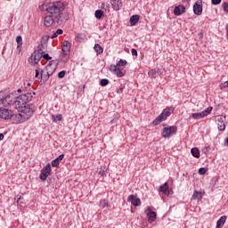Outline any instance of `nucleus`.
Returning a JSON list of instances; mask_svg holds the SVG:
<instances>
[{
    "instance_id": "nucleus-32",
    "label": "nucleus",
    "mask_w": 228,
    "mask_h": 228,
    "mask_svg": "<svg viewBox=\"0 0 228 228\" xmlns=\"http://www.w3.org/2000/svg\"><path fill=\"white\" fill-rule=\"evenodd\" d=\"M101 86H108L110 80L108 78H102L100 82Z\"/></svg>"
},
{
    "instance_id": "nucleus-52",
    "label": "nucleus",
    "mask_w": 228,
    "mask_h": 228,
    "mask_svg": "<svg viewBox=\"0 0 228 228\" xmlns=\"http://www.w3.org/2000/svg\"><path fill=\"white\" fill-rule=\"evenodd\" d=\"M223 88H228V81H225V82L223 84Z\"/></svg>"
},
{
    "instance_id": "nucleus-50",
    "label": "nucleus",
    "mask_w": 228,
    "mask_h": 228,
    "mask_svg": "<svg viewBox=\"0 0 228 228\" xmlns=\"http://www.w3.org/2000/svg\"><path fill=\"white\" fill-rule=\"evenodd\" d=\"M17 50L19 51V53H20L22 51V45H18Z\"/></svg>"
},
{
    "instance_id": "nucleus-6",
    "label": "nucleus",
    "mask_w": 228,
    "mask_h": 228,
    "mask_svg": "<svg viewBox=\"0 0 228 228\" xmlns=\"http://www.w3.org/2000/svg\"><path fill=\"white\" fill-rule=\"evenodd\" d=\"M54 19L55 23L58 24V26H63V24L69 20V13L63 12H59Z\"/></svg>"
},
{
    "instance_id": "nucleus-18",
    "label": "nucleus",
    "mask_w": 228,
    "mask_h": 228,
    "mask_svg": "<svg viewBox=\"0 0 228 228\" xmlns=\"http://www.w3.org/2000/svg\"><path fill=\"white\" fill-rule=\"evenodd\" d=\"M111 6L113 10L118 12L120 8H122V1L121 0H110Z\"/></svg>"
},
{
    "instance_id": "nucleus-43",
    "label": "nucleus",
    "mask_w": 228,
    "mask_h": 228,
    "mask_svg": "<svg viewBox=\"0 0 228 228\" xmlns=\"http://www.w3.org/2000/svg\"><path fill=\"white\" fill-rule=\"evenodd\" d=\"M63 158H65V154H61L58 158H56L55 159L59 162L61 163V161H63Z\"/></svg>"
},
{
    "instance_id": "nucleus-22",
    "label": "nucleus",
    "mask_w": 228,
    "mask_h": 228,
    "mask_svg": "<svg viewBox=\"0 0 228 228\" xmlns=\"http://www.w3.org/2000/svg\"><path fill=\"white\" fill-rule=\"evenodd\" d=\"M69 45H70V43L67 40H65L62 43V46H61L62 53H69V51H70V47Z\"/></svg>"
},
{
    "instance_id": "nucleus-33",
    "label": "nucleus",
    "mask_w": 228,
    "mask_h": 228,
    "mask_svg": "<svg viewBox=\"0 0 228 228\" xmlns=\"http://www.w3.org/2000/svg\"><path fill=\"white\" fill-rule=\"evenodd\" d=\"M101 8H102V10H105V12H110V4H109L102 3Z\"/></svg>"
},
{
    "instance_id": "nucleus-17",
    "label": "nucleus",
    "mask_w": 228,
    "mask_h": 228,
    "mask_svg": "<svg viewBox=\"0 0 228 228\" xmlns=\"http://www.w3.org/2000/svg\"><path fill=\"white\" fill-rule=\"evenodd\" d=\"M53 22H56V18H54L53 14L51 16L45 17V26L46 28H51Z\"/></svg>"
},
{
    "instance_id": "nucleus-59",
    "label": "nucleus",
    "mask_w": 228,
    "mask_h": 228,
    "mask_svg": "<svg viewBox=\"0 0 228 228\" xmlns=\"http://www.w3.org/2000/svg\"><path fill=\"white\" fill-rule=\"evenodd\" d=\"M102 175H103V176H104V175H106V174H105L104 172H102Z\"/></svg>"
},
{
    "instance_id": "nucleus-42",
    "label": "nucleus",
    "mask_w": 228,
    "mask_h": 228,
    "mask_svg": "<svg viewBox=\"0 0 228 228\" xmlns=\"http://www.w3.org/2000/svg\"><path fill=\"white\" fill-rule=\"evenodd\" d=\"M16 42L18 45H22V37L20 36L16 37Z\"/></svg>"
},
{
    "instance_id": "nucleus-19",
    "label": "nucleus",
    "mask_w": 228,
    "mask_h": 228,
    "mask_svg": "<svg viewBox=\"0 0 228 228\" xmlns=\"http://www.w3.org/2000/svg\"><path fill=\"white\" fill-rule=\"evenodd\" d=\"M217 128L218 131H224L225 129V122L222 117L217 118Z\"/></svg>"
},
{
    "instance_id": "nucleus-41",
    "label": "nucleus",
    "mask_w": 228,
    "mask_h": 228,
    "mask_svg": "<svg viewBox=\"0 0 228 228\" xmlns=\"http://www.w3.org/2000/svg\"><path fill=\"white\" fill-rule=\"evenodd\" d=\"M52 167L54 168H57V167H60V162L55 159L52 161Z\"/></svg>"
},
{
    "instance_id": "nucleus-3",
    "label": "nucleus",
    "mask_w": 228,
    "mask_h": 228,
    "mask_svg": "<svg viewBox=\"0 0 228 228\" xmlns=\"http://www.w3.org/2000/svg\"><path fill=\"white\" fill-rule=\"evenodd\" d=\"M53 63L54 61H50L49 64L41 71V83H47V81H49V77L54 74V70H56V64L53 67ZM51 69H53V71Z\"/></svg>"
},
{
    "instance_id": "nucleus-23",
    "label": "nucleus",
    "mask_w": 228,
    "mask_h": 228,
    "mask_svg": "<svg viewBox=\"0 0 228 228\" xmlns=\"http://www.w3.org/2000/svg\"><path fill=\"white\" fill-rule=\"evenodd\" d=\"M165 120H166L165 118H163V116H161V114H160V115H159V116L153 120L152 124H153V126H159V123H160V122H163V121H165Z\"/></svg>"
},
{
    "instance_id": "nucleus-56",
    "label": "nucleus",
    "mask_w": 228,
    "mask_h": 228,
    "mask_svg": "<svg viewBox=\"0 0 228 228\" xmlns=\"http://www.w3.org/2000/svg\"><path fill=\"white\" fill-rule=\"evenodd\" d=\"M1 140H4V134H0V142Z\"/></svg>"
},
{
    "instance_id": "nucleus-31",
    "label": "nucleus",
    "mask_w": 228,
    "mask_h": 228,
    "mask_svg": "<svg viewBox=\"0 0 228 228\" xmlns=\"http://www.w3.org/2000/svg\"><path fill=\"white\" fill-rule=\"evenodd\" d=\"M126 65H127V61L120 59L116 67H126Z\"/></svg>"
},
{
    "instance_id": "nucleus-44",
    "label": "nucleus",
    "mask_w": 228,
    "mask_h": 228,
    "mask_svg": "<svg viewBox=\"0 0 228 228\" xmlns=\"http://www.w3.org/2000/svg\"><path fill=\"white\" fill-rule=\"evenodd\" d=\"M220 3H222V0H211V4L215 6L220 4Z\"/></svg>"
},
{
    "instance_id": "nucleus-53",
    "label": "nucleus",
    "mask_w": 228,
    "mask_h": 228,
    "mask_svg": "<svg viewBox=\"0 0 228 228\" xmlns=\"http://www.w3.org/2000/svg\"><path fill=\"white\" fill-rule=\"evenodd\" d=\"M57 37H58V34H56V32H54V33L52 35L51 38H57Z\"/></svg>"
},
{
    "instance_id": "nucleus-27",
    "label": "nucleus",
    "mask_w": 228,
    "mask_h": 228,
    "mask_svg": "<svg viewBox=\"0 0 228 228\" xmlns=\"http://www.w3.org/2000/svg\"><path fill=\"white\" fill-rule=\"evenodd\" d=\"M63 116L61 114L52 115L53 122H61Z\"/></svg>"
},
{
    "instance_id": "nucleus-54",
    "label": "nucleus",
    "mask_w": 228,
    "mask_h": 228,
    "mask_svg": "<svg viewBox=\"0 0 228 228\" xmlns=\"http://www.w3.org/2000/svg\"><path fill=\"white\" fill-rule=\"evenodd\" d=\"M38 76H40V72L38 71V69H36L35 77H38Z\"/></svg>"
},
{
    "instance_id": "nucleus-51",
    "label": "nucleus",
    "mask_w": 228,
    "mask_h": 228,
    "mask_svg": "<svg viewBox=\"0 0 228 228\" xmlns=\"http://www.w3.org/2000/svg\"><path fill=\"white\" fill-rule=\"evenodd\" d=\"M21 199H22V196H20V195H17L15 197V200H17V202H19Z\"/></svg>"
},
{
    "instance_id": "nucleus-60",
    "label": "nucleus",
    "mask_w": 228,
    "mask_h": 228,
    "mask_svg": "<svg viewBox=\"0 0 228 228\" xmlns=\"http://www.w3.org/2000/svg\"><path fill=\"white\" fill-rule=\"evenodd\" d=\"M27 85H28V86H31V84H30V83H28Z\"/></svg>"
},
{
    "instance_id": "nucleus-5",
    "label": "nucleus",
    "mask_w": 228,
    "mask_h": 228,
    "mask_svg": "<svg viewBox=\"0 0 228 228\" xmlns=\"http://www.w3.org/2000/svg\"><path fill=\"white\" fill-rule=\"evenodd\" d=\"M177 133V127L175 126H171L167 127H164L161 134L163 138H170V136H174Z\"/></svg>"
},
{
    "instance_id": "nucleus-55",
    "label": "nucleus",
    "mask_w": 228,
    "mask_h": 228,
    "mask_svg": "<svg viewBox=\"0 0 228 228\" xmlns=\"http://www.w3.org/2000/svg\"><path fill=\"white\" fill-rule=\"evenodd\" d=\"M1 140H4V134H0V142Z\"/></svg>"
},
{
    "instance_id": "nucleus-15",
    "label": "nucleus",
    "mask_w": 228,
    "mask_h": 228,
    "mask_svg": "<svg viewBox=\"0 0 228 228\" xmlns=\"http://www.w3.org/2000/svg\"><path fill=\"white\" fill-rule=\"evenodd\" d=\"M185 12H186V7H184V5L183 4H180L175 7L174 15H175L176 17H179L180 15H183V13H184Z\"/></svg>"
},
{
    "instance_id": "nucleus-49",
    "label": "nucleus",
    "mask_w": 228,
    "mask_h": 228,
    "mask_svg": "<svg viewBox=\"0 0 228 228\" xmlns=\"http://www.w3.org/2000/svg\"><path fill=\"white\" fill-rule=\"evenodd\" d=\"M55 33H56V35L58 37L59 35H63V30L61 28H59V29L56 30Z\"/></svg>"
},
{
    "instance_id": "nucleus-34",
    "label": "nucleus",
    "mask_w": 228,
    "mask_h": 228,
    "mask_svg": "<svg viewBox=\"0 0 228 228\" xmlns=\"http://www.w3.org/2000/svg\"><path fill=\"white\" fill-rule=\"evenodd\" d=\"M85 38H86V36H85V34H78L77 36V42H83V40H85Z\"/></svg>"
},
{
    "instance_id": "nucleus-39",
    "label": "nucleus",
    "mask_w": 228,
    "mask_h": 228,
    "mask_svg": "<svg viewBox=\"0 0 228 228\" xmlns=\"http://www.w3.org/2000/svg\"><path fill=\"white\" fill-rule=\"evenodd\" d=\"M198 172L200 175H205L206 172H208V169L206 167H200Z\"/></svg>"
},
{
    "instance_id": "nucleus-36",
    "label": "nucleus",
    "mask_w": 228,
    "mask_h": 228,
    "mask_svg": "<svg viewBox=\"0 0 228 228\" xmlns=\"http://www.w3.org/2000/svg\"><path fill=\"white\" fill-rule=\"evenodd\" d=\"M42 53V58H44V60H46L47 61H49V60H53V57L49 56V53Z\"/></svg>"
},
{
    "instance_id": "nucleus-28",
    "label": "nucleus",
    "mask_w": 228,
    "mask_h": 228,
    "mask_svg": "<svg viewBox=\"0 0 228 228\" xmlns=\"http://www.w3.org/2000/svg\"><path fill=\"white\" fill-rule=\"evenodd\" d=\"M192 199L194 200H200V199H202V192L199 191H194L192 194Z\"/></svg>"
},
{
    "instance_id": "nucleus-26",
    "label": "nucleus",
    "mask_w": 228,
    "mask_h": 228,
    "mask_svg": "<svg viewBox=\"0 0 228 228\" xmlns=\"http://www.w3.org/2000/svg\"><path fill=\"white\" fill-rule=\"evenodd\" d=\"M191 153L193 156V158H200V151H199L198 148H192L191 150Z\"/></svg>"
},
{
    "instance_id": "nucleus-48",
    "label": "nucleus",
    "mask_w": 228,
    "mask_h": 228,
    "mask_svg": "<svg viewBox=\"0 0 228 228\" xmlns=\"http://www.w3.org/2000/svg\"><path fill=\"white\" fill-rule=\"evenodd\" d=\"M117 94H124V86H120L117 89Z\"/></svg>"
},
{
    "instance_id": "nucleus-12",
    "label": "nucleus",
    "mask_w": 228,
    "mask_h": 228,
    "mask_svg": "<svg viewBox=\"0 0 228 228\" xmlns=\"http://www.w3.org/2000/svg\"><path fill=\"white\" fill-rule=\"evenodd\" d=\"M193 12L195 15H202V1H196L193 4Z\"/></svg>"
},
{
    "instance_id": "nucleus-45",
    "label": "nucleus",
    "mask_w": 228,
    "mask_h": 228,
    "mask_svg": "<svg viewBox=\"0 0 228 228\" xmlns=\"http://www.w3.org/2000/svg\"><path fill=\"white\" fill-rule=\"evenodd\" d=\"M223 9L224 12H226V13H228V3L227 2H224L223 4Z\"/></svg>"
},
{
    "instance_id": "nucleus-21",
    "label": "nucleus",
    "mask_w": 228,
    "mask_h": 228,
    "mask_svg": "<svg viewBox=\"0 0 228 228\" xmlns=\"http://www.w3.org/2000/svg\"><path fill=\"white\" fill-rule=\"evenodd\" d=\"M225 220H227V216H222L216 223V228L224 227V224H225Z\"/></svg>"
},
{
    "instance_id": "nucleus-35",
    "label": "nucleus",
    "mask_w": 228,
    "mask_h": 228,
    "mask_svg": "<svg viewBox=\"0 0 228 228\" xmlns=\"http://www.w3.org/2000/svg\"><path fill=\"white\" fill-rule=\"evenodd\" d=\"M66 74H67V71L61 70V71H60V72L58 73L57 77H58L59 79H63V77H65V75H66Z\"/></svg>"
},
{
    "instance_id": "nucleus-2",
    "label": "nucleus",
    "mask_w": 228,
    "mask_h": 228,
    "mask_svg": "<svg viewBox=\"0 0 228 228\" xmlns=\"http://www.w3.org/2000/svg\"><path fill=\"white\" fill-rule=\"evenodd\" d=\"M42 6L43 10H45L47 13H50V15H53L54 18L65 10V4L61 1L50 3L49 4H44Z\"/></svg>"
},
{
    "instance_id": "nucleus-40",
    "label": "nucleus",
    "mask_w": 228,
    "mask_h": 228,
    "mask_svg": "<svg viewBox=\"0 0 228 228\" xmlns=\"http://www.w3.org/2000/svg\"><path fill=\"white\" fill-rule=\"evenodd\" d=\"M36 53H45L44 52V44H39L37 46V51Z\"/></svg>"
},
{
    "instance_id": "nucleus-37",
    "label": "nucleus",
    "mask_w": 228,
    "mask_h": 228,
    "mask_svg": "<svg viewBox=\"0 0 228 228\" xmlns=\"http://www.w3.org/2000/svg\"><path fill=\"white\" fill-rule=\"evenodd\" d=\"M106 206H108V200H100V207L101 208H106Z\"/></svg>"
},
{
    "instance_id": "nucleus-9",
    "label": "nucleus",
    "mask_w": 228,
    "mask_h": 228,
    "mask_svg": "<svg viewBox=\"0 0 228 228\" xmlns=\"http://www.w3.org/2000/svg\"><path fill=\"white\" fill-rule=\"evenodd\" d=\"M42 60V53L35 51L32 55L28 58V63L32 65H37Z\"/></svg>"
},
{
    "instance_id": "nucleus-13",
    "label": "nucleus",
    "mask_w": 228,
    "mask_h": 228,
    "mask_svg": "<svg viewBox=\"0 0 228 228\" xmlns=\"http://www.w3.org/2000/svg\"><path fill=\"white\" fill-rule=\"evenodd\" d=\"M118 66L116 65H110V72H113V74H115V76H117L118 77H124V76H126V74L124 72H122V70H120L119 68H117Z\"/></svg>"
},
{
    "instance_id": "nucleus-25",
    "label": "nucleus",
    "mask_w": 228,
    "mask_h": 228,
    "mask_svg": "<svg viewBox=\"0 0 228 228\" xmlns=\"http://www.w3.org/2000/svg\"><path fill=\"white\" fill-rule=\"evenodd\" d=\"M168 188V183H165L164 184L159 186V191H161V193H164V195H167Z\"/></svg>"
},
{
    "instance_id": "nucleus-10",
    "label": "nucleus",
    "mask_w": 228,
    "mask_h": 228,
    "mask_svg": "<svg viewBox=\"0 0 228 228\" xmlns=\"http://www.w3.org/2000/svg\"><path fill=\"white\" fill-rule=\"evenodd\" d=\"M12 110L0 108V118H4V120H10L12 117Z\"/></svg>"
},
{
    "instance_id": "nucleus-29",
    "label": "nucleus",
    "mask_w": 228,
    "mask_h": 228,
    "mask_svg": "<svg viewBox=\"0 0 228 228\" xmlns=\"http://www.w3.org/2000/svg\"><path fill=\"white\" fill-rule=\"evenodd\" d=\"M102 15H104V11L102 10H96L94 12V17H96L98 20L102 19Z\"/></svg>"
},
{
    "instance_id": "nucleus-7",
    "label": "nucleus",
    "mask_w": 228,
    "mask_h": 228,
    "mask_svg": "<svg viewBox=\"0 0 228 228\" xmlns=\"http://www.w3.org/2000/svg\"><path fill=\"white\" fill-rule=\"evenodd\" d=\"M211 111H213V107H208L201 112L192 113L191 117L194 120H200V118L208 117Z\"/></svg>"
},
{
    "instance_id": "nucleus-4",
    "label": "nucleus",
    "mask_w": 228,
    "mask_h": 228,
    "mask_svg": "<svg viewBox=\"0 0 228 228\" xmlns=\"http://www.w3.org/2000/svg\"><path fill=\"white\" fill-rule=\"evenodd\" d=\"M15 97L13 94L4 95L3 92L0 93V106H4V108H8V106H15Z\"/></svg>"
},
{
    "instance_id": "nucleus-8",
    "label": "nucleus",
    "mask_w": 228,
    "mask_h": 228,
    "mask_svg": "<svg viewBox=\"0 0 228 228\" xmlns=\"http://www.w3.org/2000/svg\"><path fill=\"white\" fill-rule=\"evenodd\" d=\"M51 164H46V166L41 170L39 179H41V181H47V177L51 175Z\"/></svg>"
},
{
    "instance_id": "nucleus-11",
    "label": "nucleus",
    "mask_w": 228,
    "mask_h": 228,
    "mask_svg": "<svg viewBox=\"0 0 228 228\" xmlns=\"http://www.w3.org/2000/svg\"><path fill=\"white\" fill-rule=\"evenodd\" d=\"M127 202H131V204L135 208L138 206H142V200L139 198H136V196L133 194L128 196Z\"/></svg>"
},
{
    "instance_id": "nucleus-1",
    "label": "nucleus",
    "mask_w": 228,
    "mask_h": 228,
    "mask_svg": "<svg viewBox=\"0 0 228 228\" xmlns=\"http://www.w3.org/2000/svg\"><path fill=\"white\" fill-rule=\"evenodd\" d=\"M37 93H27L23 90V94H20L16 101L14 102V108L18 110V114H13L12 112L10 120L12 124H22L26 120H29L33 117L35 110L31 105L28 104L30 101H33V95H36Z\"/></svg>"
},
{
    "instance_id": "nucleus-14",
    "label": "nucleus",
    "mask_w": 228,
    "mask_h": 228,
    "mask_svg": "<svg viewBox=\"0 0 228 228\" xmlns=\"http://www.w3.org/2000/svg\"><path fill=\"white\" fill-rule=\"evenodd\" d=\"M146 215L148 216V222L150 224H152V222H156V218H157V214L156 212L152 211L151 209V208H149L147 210H146Z\"/></svg>"
},
{
    "instance_id": "nucleus-24",
    "label": "nucleus",
    "mask_w": 228,
    "mask_h": 228,
    "mask_svg": "<svg viewBox=\"0 0 228 228\" xmlns=\"http://www.w3.org/2000/svg\"><path fill=\"white\" fill-rule=\"evenodd\" d=\"M94 50L97 54H102V53H104V48H102L99 44L94 45Z\"/></svg>"
},
{
    "instance_id": "nucleus-20",
    "label": "nucleus",
    "mask_w": 228,
    "mask_h": 228,
    "mask_svg": "<svg viewBox=\"0 0 228 228\" xmlns=\"http://www.w3.org/2000/svg\"><path fill=\"white\" fill-rule=\"evenodd\" d=\"M138 20H140V15L134 14L130 17V25L136 26L138 24Z\"/></svg>"
},
{
    "instance_id": "nucleus-47",
    "label": "nucleus",
    "mask_w": 228,
    "mask_h": 228,
    "mask_svg": "<svg viewBox=\"0 0 228 228\" xmlns=\"http://www.w3.org/2000/svg\"><path fill=\"white\" fill-rule=\"evenodd\" d=\"M131 53H132V56H138V51H136V49L133 48L131 50Z\"/></svg>"
},
{
    "instance_id": "nucleus-38",
    "label": "nucleus",
    "mask_w": 228,
    "mask_h": 228,
    "mask_svg": "<svg viewBox=\"0 0 228 228\" xmlns=\"http://www.w3.org/2000/svg\"><path fill=\"white\" fill-rule=\"evenodd\" d=\"M69 61V56L67 55V52H63L61 55V61Z\"/></svg>"
},
{
    "instance_id": "nucleus-58",
    "label": "nucleus",
    "mask_w": 228,
    "mask_h": 228,
    "mask_svg": "<svg viewBox=\"0 0 228 228\" xmlns=\"http://www.w3.org/2000/svg\"><path fill=\"white\" fill-rule=\"evenodd\" d=\"M17 92L20 93V92H22V89H18Z\"/></svg>"
},
{
    "instance_id": "nucleus-46",
    "label": "nucleus",
    "mask_w": 228,
    "mask_h": 228,
    "mask_svg": "<svg viewBox=\"0 0 228 228\" xmlns=\"http://www.w3.org/2000/svg\"><path fill=\"white\" fill-rule=\"evenodd\" d=\"M210 150H211V148H209V146H207V147H204V148L202 149V152H203L204 154H208V152H209Z\"/></svg>"
},
{
    "instance_id": "nucleus-30",
    "label": "nucleus",
    "mask_w": 228,
    "mask_h": 228,
    "mask_svg": "<svg viewBox=\"0 0 228 228\" xmlns=\"http://www.w3.org/2000/svg\"><path fill=\"white\" fill-rule=\"evenodd\" d=\"M148 76H149L150 77L156 78V77H158V71H156V69H151V70L148 72Z\"/></svg>"
},
{
    "instance_id": "nucleus-57",
    "label": "nucleus",
    "mask_w": 228,
    "mask_h": 228,
    "mask_svg": "<svg viewBox=\"0 0 228 228\" xmlns=\"http://www.w3.org/2000/svg\"><path fill=\"white\" fill-rule=\"evenodd\" d=\"M116 122H117V119L114 118V119H112V120L110 121V124H115Z\"/></svg>"
},
{
    "instance_id": "nucleus-16",
    "label": "nucleus",
    "mask_w": 228,
    "mask_h": 228,
    "mask_svg": "<svg viewBox=\"0 0 228 228\" xmlns=\"http://www.w3.org/2000/svg\"><path fill=\"white\" fill-rule=\"evenodd\" d=\"M172 113H174V108L167 107V108L163 110L160 116L163 117L164 120H167V118H168V117H170L172 115Z\"/></svg>"
}]
</instances>
